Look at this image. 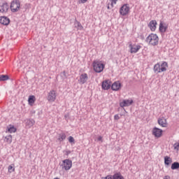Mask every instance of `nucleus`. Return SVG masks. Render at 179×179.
I'll use <instances>...</instances> for the list:
<instances>
[{
    "label": "nucleus",
    "instance_id": "11",
    "mask_svg": "<svg viewBox=\"0 0 179 179\" xmlns=\"http://www.w3.org/2000/svg\"><path fill=\"white\" fill-rule=\"evenodd\" d=\"M168 29V25L164 22L161 21L159 24V31L162 34H165Z\"/></svg>",
    "mask_w": 179,
    "mask_h": 179
},
{
    "label": "nucleus",
    "instance_id": "29",
    "mask_svg": "<svg viewBox=\"0 0 179 179\" xmlns=\"http://www.w3.org/2000/svg\"><path fill=\"white\" fill-rule=\"evenodd\" d=\"M15 170V165L14 164H11V165L8 166V172L10 173L14 172Z\"/></svg>",
    "mask_w": 179,
    "mask_h": 179
},
{
    "label": "nucleus",
    "instance_id": "30",
    "mask_svg": "<svg viewBox=\"0 0 179 179\" xmlns=\"http://www.w3.org/2000/svg\"><path fill=\"white\" fill-rule=\"evenodd\" d=\"M173 149L176 151L179 150V142H176L173 144Z\"/></svg>",
    "mask_w": 179,
    "mask_h": 179
},
{
    "label": "nucleus",
    "instance_id": "39",
    "mask_svg": "<svg viewBox=\"0 0 179 179\" xmlns=\"http://www.w3.org/2000/svg\"><path fill=\"white\" fill-rule=\"evenodd\" d=\"M110 9V6H108V10H109Z\"/></svg>",
    "mask_w": 179,
    "mask_h": 179
},
{
    "label": "nucleus",
    "instance_id": "42",
    "mask_svg": "<svg viewBox=\"0 0 179 179\" xmlns=\"http://www.w3.org/2000/svg\"><path fill=\"white\" fill-rule=\"evenodd\" d=\"M64 73L65 74V71H64Z\"/></svg>",
    "mask_w": 179,
    "mask_h": 179
},
{
    "label": "nucleus",
    "instance_id": "12",
    "mask_svg": "<svg viewBox=\"0 0 179 179\" xmlns=\"http://www.w3.org/2000/svg\"><path fill=\"white\" fill-rule=\"evenodd\" d=\"M88 80V75L86 73H82L80 76L78 82L80 85H84Z\"/></svg>",
    "mask_w": 179,
    "mask_h": 179
},
{
    "label": "nucleus",
    "instance_id": "25",
    "mask_svg": "<svg viewBox=\"0 0 179 179\" xmlns=\"http://www.w3.org/2000/svg\"><path fill=\"white\" fill-rule=\"evenodd\" d=\"M171 169L172 170L178 169H179V162H175L172 163V164L171 166Z\"/></svg>",
    "mask_w": 179,
    "mask_h": 179
},
{
    "label": "nucleus",
    "instance_id": "14",
    "mask_svg": "<svg viewBox=\"0 0 179 179\" xmlns=\"http://www.w3.org/2000/svg\"><path fill=\"white\" fill-rule=\"evenodd\" d=\"M8 9H9V5L6 2L3 3L1 5H0L1 13H6Z\"/></svg>",
    "mask_w": 179,
    "mask_h": 179
},
{
    "label": "nucleus",
    "instance_id": "34",
    "mask_svg": "<svg viewBox=\"0 0 179 179\" xmlns=\"http://www.w3.org/2000/svg\"><path fill=\"white\" fill-rule=\"evenodd\" d=\"M96 141L103 143V137L101 136H99L98 138H96Z\"/></svg>",
    "mask_w": 179,
    "mask_h": 179
},
{
    "label": "nucleus",
    "instance_id": "27",
    "mask_svg": "<svg viewBox=\"0 0 179 179\" xmlns=\"http://www.w3.org/2000/svg\"><path fill=\"white\" fill-rule=\"evenodd\" d=\"M5 142L8 144H10L12 143V135H8L4 138Z\"/></svg>",
    "mask_w": 179,
    "mask_h": 179
},
{
    "label": "nucleus",
    "instance_id": "9",
    "mask_svg": "<svg viewBox=\"0 0 179 179\" xmlns=\"http://www.w3.org/2000/svg\"><path fill=\"white\" fill-rule=\"evenodd\" d=\"M57 98V92L54 90L50 91L48 94V100L49 102H55Z\"/></svg>",
    "mask_w": 179,
    "mask_h": 179
},
{
    "label": "nucleus",
    "instance_id": "35",
    "mask_svg": "<svg viewBox=\"0 0 179 179\" xmlns=\"http://www.w3.org/2000/svg\"><path fill=\"white\" fill-rule=\"evenodd\" d=\"M87 0H79V3H80L84 4V3H87Z\"/></svg>",
    "mask_w": 179,
    "mask_h": 179
},
{
    "label": "nucleus",
    "instance_id": "37",
    "mask_svg": "<svg viewBox=\"0 0 179 179\" xmlns=\"http://www.w3.org/2000/svg\"><path fill=\"white\" fill-rule=\"evenodd\" d=\"M112 1V3H110V6H113V4H116L117 0H111Z\"/></svg>",
    "mask_w": 179,
    "mask_h": 179
},
{
    "label": "nucleus",
    "instance_id": "36",
    "mask_svg": "<svg viewBox=\"0 0 179 179\" xmlns=\"http://www.w3.org/2000/svg\"><path fill=\"white\" fill-rule=\"evenodd\" d=\"M71 153V150H66L65 151V154H66V156H69Z\"/></svg>",
    "mask_w": 179,
    "mask_h": 179
},
{
    "label": "nucleus",
    "instance_id": "13",
    "mask_svg": "<svg viewBox=\"0 0 179 179\" xmlns=\"http://www.w3.org/2000/svg\"><path fill=\"white\" fill-rule=\"evenodd\" d=\"M111 87V81L110 80H105L102 82V90H108Z\"/></svg>",
    "mask_w": 179,
    "mask_h": 179
},
{
    "label": "nucleus",
    "instance_id": "10",
    "mask_svg": "<svg viewBox=\"0 0 179 179\" xmlns=\"http://www.w3.org/2000/svg\"><path fill=\"white\" fill-rule=\"evenodd\" d=\"M133 103V99H124L123 101L120 102L119 105H120V108H124L130 106Z\"/></svg>",
    "mask_w": 179,
    "mask_h": 179
},
{
    "label": "nucleus",
    "instance_id": "41",
    "mask_svg": "<svg viewBox=\"0 0 179 179\" xmlns=\"http://www.w3.org/2000/svg\"><path fill=\"white\" fill-rule=\"evenodd\" d=\"M65 118H67V116H66V115H65Z\"/></svg>",
    "mask_w": 179,
    "mask_h": 179
},
{
    "label": "nucleus",
    "instance_id": "28",
    "mask_svg": "<svg viewBox=\"0 0 179 179\" xmlns=\"http://www.w3.org/2000/svg\"><path fill=\"white\" fill-rule=\"evenodd\" d=\"M9 80L8 75H0V81H6Z\"/></svg>",
    "mask_w": 179,
    "mask_h": 179
},
{
    "label": "nucleus",
    "instance_id": "32",
    "mask_svg": "<svg viewBox=\"0 0 179 179\" xmlns=\"http://www.w3.org/2000/svg\"><path fill=\"white\" fill-rule=\"evenodd\" d=\"M102 179H113V175L109 174V175L102 178Z\"/></svg>",
    "mask_w": 179,
    "mask_h": 179
},
{
    "label": "nucleus",
    "instance_id": "3",
    "mask_svg": "<svg viewBox=\"0 0 179 179\" xmlns=\"http://www.w3.org/2000/svg\"><path fill=\"white\" fill-rule=\"evenodd\" d=\"M92 66L94 72L96 73H101L103 72L106 66L105 64L100 60H94L92 63Z\"/></svg>",
    "mask_w": 179,
    "mask_h": 179
},
{
    "label": "nucleus",
    "instance_id": "23",
    "mask_svg": "<svg viewBox=\"0 0 179 179\" xmlns=\"http://www.w3.org/2000/svg\"><path fill=\"white\" fill-rule=\"evenodd\" d=\"M8 131L10 134L15 133L17 131V129L12 124H10L9 127H8Z\"/></svg>",
    "mask_w": 179,
    "mask_h": 179
},
{
    "label": "nucleus",
    "instance_id": "21",
    "mask_svg": "<svg viewBox=\"0 0 179 179\" xmlns=\"http://www.w3.org/2000/svg\"><path fill=\"white\" fill-rule=\"evenodd\" d=\"M29 106H32L36 101V96L34 95H30L28 99Z\"/></svg>",
    "mask_w": 179,
    "mask_h": 179
},
{
    "label": "nucleus",
    "instance_id": "26",
    "mask_svg": "<svg viewBox=\"0 0 179 179\" xmlns=\"http://www.w3.org/2000/svg\"><path fill=\"white\" fill-rule=\"evenodd\" d=\"M75 25H76V27L78 28V29L80 31H83L84 29V27H83V25L80 22L76 21L75 22Z\"/></svg>",
    "mask_w": 179,
    "mask_h": 179
},
{
    "label": "nucleus",
    "instance_id": "20",
    "mask_svg": "<svg viewBox=\"0 0 179 179\" xmlns=\"http://www.w3.org/2000/svg\"><path fill=\"white\" fill-rule=\"evenodd\" d=\"M25 122H26V127L27 129L31 128L35 124V121L33 119H27Z\"/></svg>",
    "mask_w": 179,
    "mask_h": 179
},
{
    "label": "nucleus",
    "instance_id": "24",
    "mask_svg": "<svg viewBox=\"0 0 179 179\" xmlns=\"http://www.w3.org/2000/svg\"><path fill=\"white\" fill-rule=\"evenodd\" d=\"M171 162H172V159L169 156L164 157V164L166 165H169Z\"/></svg>",
    "mask_w": 179,
    "mask_h": 179
},
{
    "label": "nucleus",
    "instance_id": "7",
    "mask_svg": "<svg viewBox=\"0 0 179 179\" xmlns=\"http://www.w3.org/2000/svg\"><path fill=\"white\" fill-rule=\"evenodd\" d=\"M129 48H130V53L136 54L139 52V50L142 48V46L138 44H129Z\"/></svg>",
    "mask_w": 179,
    "mask_h": 179
},
{
    "label": "nucleus",
    "instance_id": "1",
    "mask_svg": "<svg viewBox=\"0 0 179 179\" xmlns=\"http://www.w3.org/2000/svg\"><path fill=\"white\" fill-rule=\"evenodd\" d=\"M168 67L169 65L166 62H162L161 64L159 63H157L153 66V71L155 73L159 74L163 72H166Z\"/></svg>",
    "mask_w": 179,
    "mask_h": 179
},
{
    "label": "nucleus",
    "instance_id": "6",
    "mask_svg": "<svg viewBox=\"0 0 179 179\" xmlns=\"http://www.w3.org/2000/svg\"><path fill=\"white\" fill-rule=\"evenodd\" d=\"M73 165L72 160L69 159H66L62 161V164H61V167L62 170L69 171Z\"/></svg>",
    "mask_w": 179,
    "mask_h": 179
},
{
    "label": "nucleus",
    "instance_id": "4",
    "mask_svg": "<svg viewBox=\"0 0 179 179\" xmlns=\"http://www.w3.org/2000/svg\"><path fill=\"white\" fill-rule=\"evenodd\" d=\"M10 8L12 13H17L20 9V0H13L10 3Z\"/></svg>",
    "mask_w": 179,
    "mask_h": 179
},
{
    "label": "nucleus",
    "instance_id": "15",
    "mask_svg": "<svg viewBox=\"0 0 179 179\" xmlns=\"http://www.w3.org/2000/svg\"><path fill=\"white\" fill-rule=\"evenodd\" d=\"M157 123L162 127H167V126H168L166 119H165L164 117L159 118L157 120Z\"/></svg>",
    "mask_w": 179,
    "mask_h": 179
},
{
    "label": "nucleus",
    "instance_id": "8",
    "mask_svg": "<svg viewBox=\"0 0 179 179\" xmlns=\"http://www.w3.org/2000/svg\"><path fill=\"white\" fill-rule=\"evenodd\" d=\"M163 130L158 127H153L152 130V134L157 138H161L162 136Z\"/></svg>",
    "mask_w": 179,
    "mask_h": 179
},
{
    "label": "nucleus",
    "instance_id": "2",
    "mask_svg": "<svg viewBox=\"0 0 179 179\" xmlns=\"http://www.w3.org/2000/svg\"><path fill=\"white\" fill-rule=\"evenodd\" d=\"M159 36L156 34H150L145 38V42L150 46H157L159 44Z\"/></svg>",
    "mask_w": 179,
    "mask_h": 179
},
{
    "label": "nucleus",
    "instance_id": "17",
    "mask_svg": "<svg viewBox=\"0 0 179 179\" xmlns=\"http://www.w3.org/2000/svg\"><path fill=\"white\" fill-rule=\"evenodd\" d=\"M112 90L115 92L119 91L121 89V83L120 81H116L110 86Z\"/></svg>",
    "mask_w": 179,
    "mask_h": 179
},
{
    "label": "nucleus",
    "instance_id": "31",
    "mask_svg": "<svg viewBox=\"0 0 179 179\" xmlns=\"http://www.w3.org/2000/svg\"><path fill=\"white\" fill-rule=\"evenodd\" d=\"M69 141L70 143L75 144V138L72 136L69 137Z\"/></svg>",
    "mask_w": 179,
    "mask_h": 179
},
{
    "label": "nucleus",
    "instance_id": "40",
    "mask_svg": "<svg viewBox=\"0 0 179 179\" xmlns=\"http://www.w3.org/2000/svg\"><path fill=\"white\" fill-rule=\"evenodd\" d=\"M54 179H59V178H55Z\"/></svg>",
    "mask_w": 179,
    "mask_h": 179
},
{
    "label": "nucleus",
    "instance_id": "18",
    "mask_svg": "<svg viewBox=\"0 0 179 179\" xmlns=\"http://www.w3.org/2000/svg\"><path fill=\"white\" fill-rule=\"evenodd\" d=\"M66 138V134L65 132H61L58 134L57 142L62 143L64 141Z\"/></svg>",
    "mask_w": 179,
    "mask_h": 179
},
{
    "label": "nucleus",
    "instance_id": "5",
    "mask_svg": "<svg viewBox=\"0 0 179 179\" xmlns=\"http://www.w3.org/2000/svg\"><path fill=\"white\" fill-rule=\"evenodd\" d=\"M130 10H131V8L129 7V4L128 3L123 4L120 7V9L119 10V13L120 14V15L124 17L129 14Z\"/></svg>",
    "mask_w": 179,
    "mask_h": 179
},
{
    "label": "nucleus",
    "instance_id": "38",
    "mask_svg": "<svg viewBox=\"0 0 179 179\" xmlns=\"http://www.w3.org/2000/svg\"><path fill=\"white\" fill-rule=\"evenodd\" d=\"M163 179H171V177L169 176H165Z\"/></svg>",
    "mask_w": 179,
    "mask_h": 179
},
{
    "label": "nucleus",
    "instance_id": "19",
    "mask_svg": "<svg viewBox=\"0 0 179 179\" xmlns=\"http://www.w3.org/2000/svg\"><path fill=\"white\" fill-rule=\"evenodd\" d=\"M10 23V20L7 17H1L0 19V24L4 25V26H8Z\"/></svg>",
    "mask_w": 179,
    "mask_h": 179
},
{
    "label": "nucleus",
    "instance_id": "16",
    "mask_svg": "<svg viewBox=\"0 0 179 179\" xmlns=\"http://www.w3.org/2000/svg\"><path fill=\"white\" fill-rule=\"evenodd\" d=\"M157 25V22L156 20H151L150 21V23H148V27H150L151 31H155Z\"/></svg>",
    "mask_w": 179,
    "mask_h": 179
},
{
    "label": "nucleus",
    "instance_id": "33",
    "mask_svg": "<svg viewBox=\"0 0 179 179\" xmlns=\"http://www.w3.org/2000/svg\"><path fill=\"white\" fill-rule=\"evenodd\" d=\"M113 118L115 119V120H119L120 119V117L118 114H116V115H115Z\"/></svg>",
    "mask_w": 179,
    "mask_h": 179
},
{
    "label": "nucleus",
    "instance_id": "22",
    "mask_svg": "<svg viewBox=\"0 0 179 179\" xmlns=\"http://www.w3.org/2000/svg\"><path fill=\"white\" fill-rule=\"evenodd\" d=\"M113 179H125L120 172H116L113 175Z\"/></svg>",
    "mask_w": 179,
    "mask_h": 179
}]
</instances>
